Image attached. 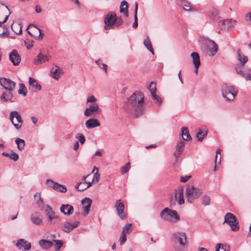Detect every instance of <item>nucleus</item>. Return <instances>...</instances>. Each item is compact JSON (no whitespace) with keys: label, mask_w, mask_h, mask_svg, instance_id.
<instances>
[{"label":"nucleus","mask_w":251,"mask_h":251,"mask_svg":"<svg viewBox=\"0 0 251 251\" xmlns=\"http://www.w3.org/2000/svg\"><path fill=\"white\" fill-rule=\"evenodd\" d=\"M245 18L246 20L251 24V11L246 15Z\"/></svg>","instance_id":"obj_63"},{"label":"nucleus","mask_w":251,"mask_h":251,"mask_svg":"<svg viewBox=\"0 0 251 251\" xmlns=\"http://www.w3.org/2000/svg\"><path fill=\"white\" fill-rule=\"evenodd\" d=\"M209 50L211 53L212 55H214L218 50L217 45L213 41H211L209 42Z\"/></svg>","instance_id":"obj_38"},{"label":"nucleus","mask_w":251,"mask_h":251,"mask_svg":"<svg viewBox=\"0 0 251 251\" xmlns=\"http://www.w3.org/2000/svg\"><path fill=\"white\" fill-rule=\"evenodd\" d=\"M75 138L79 141L81 145L83 144L86 140L84 135L80 133H78L76 135Z\"/></svg>","instance_id":"obj_53"},{"label":"nucleus","mask_w":251,"mask_h":251,"mask_svg":"<svg viewBox=\"0 0 251 251\" xmlns=\"http://www.w3.org/2000/svg\"><path fill=\"white\" fill-rule=\"evenodd\" d=\"M25 46H26L27 49L29 50L30 49L32 46H33V41L32 40H29L28 39H26L24 42Z\"/></svg>","instance_id":"obj_58"},{"label":"nucleus","mask_w":251,"mask_h":251,"mask_svg":"<svg viewBox=\"0 0 251 251\" xmlns=\"http://www.w3.org/2000/svg\"><path fill=\"white\" fill-rule=\"evenodd\" d=\"M2 154L6 157H9L11 160H12L14 161H17L19 157V155L17 153L12 151H11L10 153L6 152H3Z\"/></svg>","instance_id":"obj_35"},{"label":"nucleus","mask_w":251,"mask_h":251,"mask_svg":"<svg viewBox=\"0 0 251 251\" xmlns=\"http://www.w3.org/2000/svg\"><path fill=\"white\" fill-rule=\"evenodd\" d=\"M149 89H150V92L151 94H153V93H156V83L154 82H151Z\"/></svg>","instance_id":"obj_56"},{"label":"nucleus","mask_w":251,"mask_h":251,"mask_svg":"<svg viewBox=\"0 0 251 251\" xmlns=\"http://www.w3.org/2000/svg\"><path fill=\"white\" fill-rule=\"evenodd\" d=\"M169 216L174 218V222H177L180 220V217L177 212L176 210H171L168 207L164 208L160 213V216L165 220H169Z\"/></svg>","instance_id":"obj_7"},{"label":"nucleus","mask_w":251,"mask_h":251,"mask_svg":"<svg viewBox=\"0 0 251 251\" xmlns=\"http://www.w3.org/2000/svg\"><path fill=\"white\" fill-rule=\"evenodd\" d=\"M137 10H138V4L135 3V14L134 16V21L132 24V27L136 28L138 26V19H137Z\"/></svg>","instance_id":"obj_45"},{"label":"nucleus","mask_w":251,"mask_h":251,"mask_svg":"<svg viewBox=\"0 0 251 251\" xmlns=\"http://www.w3.org/2000/svg\"><path fill=\"white\" fill-rule=\"evenodd\" d=\"M61 186V184L56 182L53 186V189L59 192V190L60 189Z\"/></svg>","instance_id":"obj_64"},{"label":"nucleus","mask_w":251,"mask_h":251,"mask_svg":"<svg viewBox=\"0 0 251 251\" xmlns=\"http://www.w3.org/2000/svg\"><path fill=\"white\" fill-rule=\"evenodd\" d=\"M144 98L133 93L128 99L126 104L124 106L125 109L133 110L136 116L142 114L144 110Z\"/></svg>","instance_id":"obj_1"},{"label":"nucleus","mask_w":251,"mask_h":251,"mask_svg":"<svg viewBox=\"0 0 251 251\" xmlns=\"http://www.w3.org/2000/svg\"><path fill=\"white\" fill-rule=\"evenodd\" d=\"M95 63L99 66V67L103 70L105 73H107V66L106 64L102 63L100 59L96 60Z\"/></svg>","instance_id":"obj_51"},{"label":"nucleus","mask_w":251,"mask_h":251,"mask_svg":"<svg viewBox=\"0 0 251 251\" xmlns=\"http://www.w3.org/2000/svg\"><path fill=\"white\" fill-rule=\"evenodd\" d=\"M2 31L1 33H0V37H5L8 36L9 35V32L8 31V28L5 25H2Z\"/></svg>","instance_id":"obj_54"},{"label":"nucleus","mask_w":251,"mask_h":251,"mask_svg":"<svg viewBox=\"0 0 251 251\" xmlns=\"http://www.w3.org/2000/svg\"><path fill=\"white\" fill-rule=\"evenodd\" d=\"M30 219L32 224L36 226H40L43 224L42 215L38 212L32 213L30 216Z\"/></svg>","instance_id":"obj_14"},{"label":"nucleus","mask_w":251,"mask_h":251,"mask_svg":"<svg viewBox=\"0 0 251 251\" xmlns=\"http://www.w3.org/2000/svg\"><path fill=\"white\" fill-rule=\"evenodd\" d=\"M207 131L204 130L203 131L202 129L199 128V131L197 132L196 134V137L199 141H202L203 138L207 135Z\"/></svg>","instance_id":"obj_40"},{"label":"nucleus","mask_w":251,"mask_h":251,"mask_svg":"<svg viewBox=\"0 0 251 251\" xmlns=\"http://www.w3.org/2000/svg\"><path fill=\"white\" fill-rule=\"evenodd\" d=\"M92 184H93V180L91 182L86 181L85 183H83L82 182H79L76 184L75 188L78 191H82L91 186Z\"/></svg>","instance_id":"obj_25"},{"label":"nucleus","mask_w":251,"mask_h":251,"mask_svg":"<svg viewBox=\"0 0 251 251\" xmlns=\"http://www.w3.org/2000/svg\"><path fill=\"white\" fill-rule=\"evenodd\" d=\"M224 223L227 224L233 231H236L239 229L238 221L236 217L231 213H227L226 214Z\"/></svg>","instance_id":"obj_5"},{"label":"nucleus","mask_w":251,"mask_h":251,"mask_svg":"<svg viewBox=\"0 0 251 251\" xmlns=\"http://www.w3.org/2000/svg\"><path fill=\"white\" fill-rule=\"evenodd\" d=\"M207 15L214 21L218 20L219 18L218 11L215 8H211L208 12Z\"/></svg>","instance_id":"obj_29"},{"label":"nucleus","mask_w":251,"mask_h":251,"mask_svg":"<svg viewBox=\"0 0 251 251\" xmlns=\"http://www.w3.org/2000/svg\"><path fill=\"white\" fill-rule=\"evenodd\" d=\"M127 9V2L125 0L122 1L121 3L120 11L121 13H123L126 17L128 16Z\"/></svg>","instance_id":"obj_34"},{"label":"nucleus","mask_w":251,"mask_h":251,"mask_svg":"<svg viewBox=\"0 0 251 251\" xmlns=\"http://www.w3.org/2000/svg\"><path fill=\"white\" fill-rule=\"evenodd\" d=\"M185 146V143L183 141H179L176 144V151L174 152V156L176 158H178L179 155L182 153Z\"/></svg>","instance_id":"obj_26"},{"label":"nucleus","mask_w":251,"mask_h":251,"mask_svg":"<svg viewBox=\"0 0 251 251\" xmlns=\"http://www.w3.org/2000/svg\"><path fill=\"white\" fill-rule=\"evenodd\" d=\"M116 14L114 12L108 13L104 19V23L105 25L104 26V30H108L113 29L114 28V21Z\"/></svg>","instance_id":"obj_9"},{"label":"nucleus","mask_w":251,"mask_h":251,"mask_svg":"<svg viewBox=\"0 0 251 251\" xmlns=\"http://www.w3.org/2000/svg\"><path fill=\"white\" fill-rule=\"evenodd\" d=\"M179 5L185 11H190L192 9L190 2L186 0L180 1Z\"/></svg>","instance_id":"obj_33"},{"label":"nucleus","mask_w":251,"mask_h":251,"mask_svg":"<svg viewBox=\"0 0 251 251\" xmlns=\"http://www.w3.org/2000/svg\"><path fill=\"white\" fill-rule=\"evenodd\" d=\"M0 84L4 89L10 91H13L16 85L14 81L5 78H0Z\"/></svg>","instance_id":"obj_11"},{"label":"nucleus","mask_w":251,"mask_h":251,"mask_svg":"<svg viewBox=\"0 0 251 251\" xmlns=\"http://www.w3.org/2000/svg\"><path fill=\"white\" fill-rule=\"evenodd\" d=\"M235 69L238 74L243 76L247 80H250L251 79L250 70L248 68H245L244 65L237 64L235 66Z\"/></svg>","instance_id":"obj_10"},{"label":"nucleus","mask_w":251,"mask_h":251,"mask_svg":"<svg viewBox=\"0 0 251 251\" xmlns=\"http://www.w3.org/2000/svg\"><path fill=\"white\" fill-rule=\"evenodd\" d=\"M16 246L19 249L24 248L25 250L28 251L31 248V244L23 239H20L16 243Z\"/></svg>","instance_id":"obj_22"},{"label":"nucleus","mask_w":251,"mask_h":251,"mask_svg":"<svg viewBox=\"0 0 251 251\" xmlns=\"http://www.w3.org/2000/svg\"><path fill=\"white\" fill-rule=\"evenodd\" d=\"M81 203L83 205V211L85 212V215L88 214L90 207L92 204V200L87 198H85L82 200Z\"/></svg>","instance_id":"obj_20"},{"label":"nucleus","mask_w":251,"mask_h":251,"mask_svg":"<svg viewBox=\"0 0 251 251\" xmlns=\"http://www.w3.org/2000/svg\"><path fill=\"white\" fill-rule=\"evenodd\" d=\"M181 136L184 140H191V137L189 134L188 128L186 127L181 128Z\"/></svg>","instance_id":"obj_36"},{"label":"nucleus","mask_w":251,"mask_h":251,"mask_svg":"<svg viewBox=\"0 0 251 251\" xmlns=\"http://www.w3.org/2000/svg\"><path fill=\"white\" fill-rule=\"evenodd\" d=\"M9 119L16 129L19 130L21 128L23 119L18 112L11 111L9 115Z\"/></svg>","instance_id":"obj_6"},{"label":"nucleus","mask_w":251,"mask_h":251,"mask_svg":"<svg viewBox=\"0 0 251 251\" xmlns=\"http://www.w3.org/2000/svg\"><path fill=\"white\" fill-rule=\"evenodd\" d=\"M29 84L32 87L33 91H39L41 89V86L32 77L29 78Z\"/></svg>","instance_id":"obj_28"},{"label":"nucleus","mask_w":251,"mask_h":251,"mask_svg":"<svg viewBox=\"0 0 251 251\" xmlns=\"http://www.w3.org/2000/svg\"><path fill=\"white\" fill-rule=\"evenodd\" d=\"M144 45L149 51H150L152 54H154L153 49L148 36L145 39L144 41Z\"/></svg>","instance_id":"obj_39"},{"label":"nucleus","mask_w":251,"mask_h":251,"mask_svg":"<svg viewBox=\"0 0 251 251\" xmlns=\"http://www.w3.org/2000/svg\"><path fill=\"white\" fill-rule=\"evenodd\" d=\"M39 244L42 249L48 250L53 246V242L45 239H41L39 241Z\"/></svg>","instance_id":"obj_27"},{"label":"nucleus","mask_w":251,"mask_h":251,"mask_svg":"<svg viewBox=\"0 0 251 251\" xmlns=\"http://www.w3.org/2000/svg\"><path fill=\"white\" fill-rule=\"evenodd\" d=\"M12 91L6 90L5 92H3L0 97V99L2 101H10L13 102L12 100L13 94H12Z\"/></svg>","instance_id":"obj_24"},{"label":"nucleus","mask_w":251,"mask_h":251,"mask_svg":"<svg viewBox=\"0 0 251 251\" xmlns=\"http://www.w3.org/2000/svg\"><path fill=\"white\" fill-rule=\"evenodd\" d=\"M60 210L61 212L65 215L70 216L74 212V207L72 205L68 204H63L60 207Z\"/></svg>","instance_id":"obj_19"},{"label":"nucleus","mask_w":251,"mask_h":251,"mask_svg":"<svg viewBox=\"0 0 251 251\" xmlns=\"http://www.w3.org/2000/svg\"><path fill=\"white\" fill-rule=\"evenodd\" d=\"M151 95L153 99L156 100V101L159 104H161L162 103V100L161 98L159 96L156 95V93H153V94H151Z\"/></svg>","instance_id":"obj_59"},{"label":"nucleus","mask_w":251,"mask_h":251,"mask_svg":"<svg viewBox=\"0 0 251 251\" xmlns=\"http://www.w3.org/2000/svg\"><path fill=\"white\" fill-rule=\"evenodd\" d=\"M56 182L53 181L51 179H47L46 180V184L50 187H51L53 189V186L54 185V184Z\"/></svg>","instance_id":"obj_62"},{"label":"nucleus","mask_w":251,"mask_h":251,"mask_svg":"<svg viewBox=\"0 0 251 251\" xmlns=\"http://www.w3.org/2000/svg\"><path fill=\"white\" fill-rule=\"evenodd\" d=\"M97 101L96 98L93 95H91L87 98V102L94 103Z\"/></svg>","instance_id":"obj_61"},{"label":"nucleus","mask_w":251,"mask_h":251,"mask_svg":"<svg viewBox=\"0 0 251 251\" xmlns=\"http://www.w3.org/2000/svg\"><path fill=\"white\" fill-rule=\"evenodd\" d=\"M15 143L17 144V148L19 150L22 151L24 150L25 146V141L24 140L20 138H17L15 140Z\"/></svg>","instance_id":"obj_43"},{"label":"nucleus","mask_w":251,"mask_h":251,"mask_svg":"<svg viewBox=\"0 0 251 251\" xmlns=\"http://www.w3.org/2000/svg\"><path fill=\"white\" fill-rule=\"evenodd\" d=\"M237 53L238 55V60L240 63L239 65H244L248 60V57L241 54L240 49L238 50Z\"/></svg>","instance_id":"obj_30"},{"label":"nucleus","mask_w":251,"mask_h":251,"mask_svg":"<svg viewBox=\"0 0 251 251\" xmlns=\"http://www.w3.org/2000/svg\"><path fill=\"white\" fill-rule=\"evenodd\" d=\"M100 110V107L97 104L93 103L90 104L89 106L85 109L84 115L85 116H91L92 115L99 114Z\"/></svg>","instance_id":"obj_12"},{"label":"nucleus","mask_w":251,"mask_h":251,"mask_svg":"<svg viewBox=\"0 0 251 251\" xmlns=\"http://www.w3.org/2000/svg\"><path fill=\"white\" fill-rule=\"evenodd\" d=\"M92 173H94V176L92 178V180L93 184H95L97 183L100 179V174L99 173V169L95 166Z\"/></svg>","instance_id":"obj_41"},{"label":"nucleus","mask_w":251,"mask_h":251,"mask_svg":"<svg viewBox=\"0 0 251 251\" xmlns=\"http://www.w3.org/2000/svg\"><path fill=\"white\" fill-rule=\"evenodd\" d=\"M57 68L54 69H51L50 70L51 76L55 79L58 80L59 77V74L61 72V69L58 67Z\"/></svg>","instance_id":"obj_42"},{"label":"nucleus","mask_w":251,"mask_h":251,"mask_svg":"<svg viewBox=\"0 0 251 251\" xmlns=\"http://www.w3.org/2000/svg\"><path fill=\"white\" fill-rule=\"evenodd\" d=\"M123 23V21L121 17H115L114 27H119Z\"/></svg>","instance_id":"obj_55"},{"label":"nucleus","mask_w":251,"mask_h":251,"mask_svg":"<svg viewBox=\"0 0 251 251\" xmlns=\"http://www.w3.org/2000/svg\"><path fill=\"white\" fill-rule=\"evenodd\" d=\"M48 217V222L51 225H54L59 222L60 219L58 216L55 214V213L49 215Z\"/></svg>","instance_id":"obj_32"},{"label":"nucleus","mask_w":251,"mask_h":251,"mask_svg":"<svg viewBox=\"0 0 251 251\" xmlns=\"http://www.w3.org/2000/svg\"><path fill=\"white\" fill-rule=\"evenodd\" d=\"M34 198L35 204L37 205V207L41 210H43L44 209V202L41 197L40 193H36L34 195Z\"/></svg>","instance_id":"obj_23"},{"label":"nucleus","mask_w":251,"mask_h":251,"mask_svg":"<svg viewBox=\"0 0 251 251\" xmlns=\"http://www.w3.org/2000/svg\"><path fill=\"white\" fill-rule=\"evenodd\" d=\"M175 198L176 200L177 201L179 205H181L184 203L183 188L180 187L176 189Z\"/></svg>","instance_id":"obj_17"},{"label":"nucleus","mask_w":251,"mask_h":251,"mask_svg":"<svg viewBox=\"0 0 251 251\" xmlns=\"http://www.w3.org/2000/svg\"><path fill=\"white\" fill-rule=\"evenodd\" d=\"M130 163L127 162L126 163L125 166H123L121 168V174L122 175L125 174V173H126L127 172H128L129 169H130Z\"/></svg>","instance_id":"obj_52"},{"label":"nucleus","mask_w":251,"mask_h":251,"mask_svg":"<svg viewBox=\"0 0 251 251\" xmlns=\"http://www.w3.org/2000/svg\"><path fill=\"white\" fill-rule=\"evenodd\" d=\"M222 96L227 101H233L237 95L238 91L233 86L225 85L222 90Z\"/></svg>","instance_id":"obj_4"},{"label":"nucleus","mask_w":251,"mask_h":251,"mask_svg":"<svg viewBox=\"0 0 251 251\" xmlns=\"http://www.w3.org/2000/svg\"><path fill=\"white\" fill-rule=\"evenodd\" d=\"M193 59V63L194 66H200L201 64L199 55L197 52H194L191 54Z\"/></svg>","instance_id":"obj_37"},{"label":"nucleus","mask_w":251,"mask_h":251,"mask_svg":"<svg viewBox=\"0 0 251 251\" xmlns=\"http://www.w3.org/2000/svg\"><path fill=\"white\" fill-rule=\"evenodd\" d=\"M53 241L55 243V251H58L63 246V243L62 240L53 239Z\"/></svg>","instance_id":"obj_50"},{"label":"nucleus","mask_w":251,"mask_h":251,"mask_svg":"<svg viewBox=\"0 0 251 251\" xmlns=\"http://www.w3.org/2000/svg\"><path fill=\"white\" fill-rule=\"evenodd\" d=\"M9 60L12 62L14 65H19L21 61V57L17 51L13 50L9 54Z\"/></svg>","instance_id":"obj_16"},{"label":"nucleus","mask_w":251,"mask_h":251,"mask_svg":"<svg viewBox=\"0 0 251 251\" xmlns=\"http://www.w3.org/2000/svg\"><path fill=\"white\" fill-rule=\"evenodd\" d=\"M202 193L201 189L193 185H188L186 189L185 195L187 201L192 203L195 200L198 199Z\"/></svg>","instance_id":"obj_3"},{"label":"nucleus","mask_w":251,"mask_h":251,"mask_svg":"<svg viewBox=\"0 0 251 251\" xmlns=\"http://www.w3.org/2000/svg\"><path fill=\"white\" fill-rule=\"evenodd\" d=\"M186 237L184 232L176 231L173 233L172 239L175 251H184V247L187 244Z\"/></svg>","instance_id":"obj_2"},{"label":"nucleus","mask_w":251,"mask_h":251,"mask_svg":"<svg viewBox=\"0 0 251 251\" xmlns=\"http://www.w3.org/2000/svg\"><path fill=\"white\" fill-rule=\"evenodd\" d=\"M131 226L132 225L131 224H126L123 227L122 233H125L126 235L130 233L132 231Z\"/></svg>","instance_id":"obj_49"},{"label":"nucleus","mask_w":251,"mask_h":251,"mask_svg":"<svg viewBox=\"0 0 251 251\" xmlns=\"http://www.w3.org/2000/svg\"><path fill=\"white\" fill-rule=\"evenodd\" d=\"M86 127L88 129H91L97 126H100V124L97 119L91 118L85 122Z\"/></svg>","instance_id":"obj_21"},{"label":"nucleus","mask_w":251,"mask_h":251,"mask_svg":"<svg viewBox=\"0 0 251 251\" xmlns=\"http://www.w3.org/2000/svg\"><path fill=\"white\" fill-rule=\"evenodd\" d=\"M79 222L75 221L73 223L71 222H66L62 227V230L66 233H69L74 228L77 227L79 225Z\"/></svg>","instance_id":"obj_15"},{"label":"nucleus","mask_w":251,"mask_h":251,"mask_svg":"<svg viewBox=\"0 0 251 251\" xmlns=\"http://www.w3.org/2000/svg\"><path fill=\"white\" fill-rule=\"evenodd\" d=\"M16 26L17 28L19 29L18 30H14L13 24H12L11 26L12 29L15 33H16L17 34H21L22 32V27L19 25H18Z\"/></svg>","instance_id":"obj_60"},{"label":"nucleus","mask_w":251,"mask_h":251,"mask_svg":"<svg viewBox=\"0 0 251 251\" xmlns=\"http://www.w3.org/2000/svg\"><path fill=\"white\" fill-rule=\"evenodd\" d=\"M126 235L125 233H122L119 238V241L121 245H123L126 241Z\"/></svg>","instance_id":"obj_57"},{"label":"nucleus","mask_w":251,"mask_h":251,"mask_svg":"<svg viewBox=\"0 0 251 251\" xmlns=\"http://www.w3.org/2000/svg\"><path fill=\"white\" fill-rule=\"evenodd\" d=\"M236 23V21L232 19H226L219 21L218 26L223 30H231Z\"/></svg>","instance_id":"obj_8"},{"label":"nucleus","mask_w":251,"mask_h":251,"mask_svg":"<svg viewBox=\"0 0 251 251\" xmlns=\"http://www.w3.org/2000/svg\"><path fill=\"white\" fill-rule=\"evenodd\" d=\"M115 207L118 216L121 219H125L126 217V215L124 213L125 206L123 203L121 201V200H117L115 204Z\"/></svg>","instance_id":"obj_13"},{"label":"nucleus","mask_w":251,"mask_h":251,"mask_svg":"<svg viewBox=\"0 0 251 251\" xmlns=\"http://www.w3.org/2000/svg\"><path fill=\"white\" fill-rule=\"evenodd\" d=\"M215 251H229V247L226 245L219 243L216 245Z\"/></svg>","instance_id":"obj_44"},{"label":"nucleus","mask_w":251,"mask_h":251,"mask_svg":"<svg viewBox=\"0 0 251 251\" xmlns=\"http://www.w3.org/2000/svg\"><path fill=\"white\" fill-rule=\"evenodd\" d=\"M202 204L204 206L209 205L210 202V198L207 195H204L201 198Z\"/></svg>","instance_id":"obj_48"},{"label":"nucleus","mask_w":251,"mask_h":251,"mask_svg":"<svg viewBox=\"0 0 251 251\" xmlns=\"http://www.w3.org/2000/svg\"><path fill=\"white\" fill-rule=\"evenodd\" d=\"M32 27L33 26L35 30H36V31H37V32L39 33V34L37 35V34H32L30 31H28V33L30 35H31L32 36H33L35 39H38V40H41L43 37V35L44 34L42 33V30L37 28V27H36L35 26H34V25H33L32 24H31L30 25H29V27Z\"/></svg>","instance_id":"obj_31"},{"label":"nucleus","mask_w":251,"mask_h":251,"mask_svg":"<svg viewBox=\"0 0 251 251\" xmlns=\"http://www.w3.org/2000/svg\"><path fill=\"white\" fill-rule=\"evenodd\" d=\"M50 56L44 54L41 52L39 53L38 55L35 58L34 64L37 65L40 64L45 63L47 61H49L50 59Z\"/></svg>","instance_id":"obj_18"},{"label":"nucleus","mask_w":251,"mask_h":251,"mask_svg":"<svg viewBox=\"0 0 251 251\" xmlns=\"http://www.w3.org/2000/svg\"><path fill=\"white\" fill-rule=\"evenodd\" d=\"M18 92L19 94H23L24 96H26V88L24 84L20 83L19 84V89Z\"/></svg>","instance_id":"obj_46"},{"label":"nucleus","mask_w":251,"mask_h":251,"mask_svg":"<svg viewBox=\"0 0 251 251\" xmlns=\"http://www.w3.org/2000/svg\"><path fill=\"white\" fill-rule=\"evenodd\" d=\"M43 210L45 211L47 216L55 213L52 208L49 204L44 206V209Z\"/></svg>","instance_id":"obj_47"}]
</instances>
